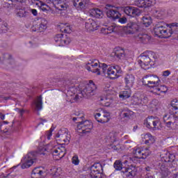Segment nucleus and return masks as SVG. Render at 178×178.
I'll return each instance as SVG.
<instances>
[{
	"label": "nucleus",
	"instance_id": "nucleus-1",
	"mask_svg": "<svg viewBox=\"0 0 178 178\" xmlns=\"http://www.w3.org/2000/svg\"><path fill=\"white\" fill-rule=\"evenodd\" d=\"M48 152H51L54 159H56V161H59V159H62V158L66 155V148L60 144L55 146H53L51 144L43 147L40 146L38 148V152H30L22 159V169H29V168L34 163L37 155H47Z\"/></svg>",
	"mask_w": 178,
	"mask_h": 178
},
{
	"label": "nucleus",
	"instance_id": "nucleus-2",
	"mask_svg": "<svg viewBox=\"0 0 178 178\" xmlns=\"http://www.w3.org/2000/svg\"><path fill=\"white\" fill-rule=\"evenodd\" d=\"M143 86H146L149 88H152L153 94L155 95H161L162 92H166L168 88L165 86H160L161 79L158 76L154 74H147L142 79Z\"/></svg>",
	"mask_w": 178,
	"mask_h": 178
},
{
	"label": "nucleus",
	"instance_id": "nucleus-3",
	"mask_svg": "<svg viewBox=\"0 0 178 178\" xmlns=\"http://www.w3.org/2000/svg\"><path fill=\"white\" fill-rule=\"evenodd\" d=\"M123 73L122 67L118 65H102V74L111 80H116Z\"/></svg>",
	"mask_w": 178,
	"mask_h": 178
},
{
	"label": "nucleus",
	"instance_id": "nucleus-4",
	"mask_svg": "<svg viewBox=\"0 0 178 178\" xmlns=\"http://www.w3.org/2000/svg\"><path fill=\"white\" fill-rule=\"evenodd\" d=\"M154 52L146 51L138 58V63L145 70L149 69V66H154Z\"/></svg>",
	"mask_w": 178,
	"mask_h": 178
},
{
	"label": "nucleus",
	"instance_id": "nucleus-5",
	"mask_svg": "<svg viewBox=\"0 0 178 178\" xmlns=\"http://www.w3.org/2000/svg\"><path fill=\"white\" fill-rule=\"evenodd\" d=\"M102 65L98 60L91 59L86 63L85 67L88 72L95 73L97 76H101L102 72Z\"/></svg>",
	"mask_w": 178,
	"mask_h": 178
},
{
	"label": "nucleus",
	"instance_id": "nucleus-6",
	"mask_svg": "<svg viewBox=\"0 0 178 178\" xmlns=\"http://www.w3.org/2000/svg\"><path fill=\"white\" fill-rule=\"evenodd\" d=\"M151 152L148 147H134L132 152L131 161H136V159H146L149 156Z\"/></svg>",
	"mask_w": 178,
	"mask_h": 178
},
{
	"label": "nucleus",
	"instance_id": "nucleus-7",
	"mask_svg": "<svg viewBox=\"0 0 178 178\" xmlns=\"http://www.w3.org/2000/svg\"><path fill=\"white\" fill-rule=\"evenodd\" d=\"M97 85L93 81L90 80L87 83L86 86L81 88V94L84 98H91L94 95L95 91H97Z\"/></svg>",
	"mask_w": 178,
	"mask_h": 178
},
{
	"label": "nucleus",
	"instance_id": "nucleus-8",
	"mask_svg": "<svg viewBox=\"0 0 178 178\" xmlns=\"http://www.w3.org/2000/svg\"><path fill=\"white\" fill-rule=\"evenodd\" d=\"M102 165L95 163L88 170L90 178H104Z\"/></svg>",
	"mask_w": 178,
	"mask_h": 178
},
{
	"label": "nucleus",
	"instance_id": "nucleus-9",
	"mask_svg": "<svg viewBox=\"0 0 178 178\" xmlns=\"http://www.w3.org/2000/svg\"><path fill=\"white\" fill-rule=\"evenodd\" d=\"M155 35L160 38H169L172 35V31L170 29H168L166 26H155L154 29Z\"/></svg>",
	"mask_w": 178,
	"mask_h": 178
},
{
	"label": "nucleus",
	"instance_id": "nucleus-10",
	"mask_svg": "<svg viewBox=\"0 0 178 178\" xmlns=\"http://www.w3.org/2000/svg\"><path fill=\"white\" fill-rule=\"evenodd\" d=\"M144 126L147 129H159V126H161V120L158 117H148L144 121Z\"/></svg>",
	"mask_w": 178,
	"mask_h": 178
},
{
	"label": "nucleus",
	"instance_id": "nucleus-11",
	"mask_svg": "<svg viewBox=\"0 0 178 178\" xmlns=\"http://www.w3.org/2000/svg\"><path fill=\"white\" fill-rule=\"evenodd\" d=\"M92 129V122L89 120H86L82 122H79L76 125V131L78 133L86 134L90 133Z\"/></svg>",
	"mask_w": 178,
	"mask_h": 178
},
{
	"label": "nucleus",
	"instance_id": "nucleus-12",
	"mask_svg": "<svg viewBox=\"0 0 178 178\" xmlns=\"http://www.w3.org/2000/svg\"><path fill=\"white\" fill-rule=\"evenodd\" d=\"M77 92V88L72 86L67 90L66 97L68 102H76L79 99V95H76Z\"/></svg>",
	"mask_w": 178,
	"mask_h": 178
},
{
	"label": "nucleus",
	"instance_id": "nucleus-13",
	"mask_svg": "<svg viewBox=\"0 0 178 178\" xmlns=\"http://www.w3.org/2000/svg\"><path fill=\"white\" fill-rule=\"evenodd\" d=\"M136 77L131 74H127L124 76V83L125 84V90H131L134 86Z\"/></svg>",
	"mask_w": 178,
	"mask_h": 178
},
{
	"label": "nucleus",
	"instance_id": "nucleus-14",
	"mask_svg": "<svg viewBox=\"0 0 178 178\" xmlns=\"http://www.w3.org/2000/svg\"><path fill=\"white\" fill-rule=\"evenodd\" d=\"M54 40L58 44V47H64V45H68L70 44V38L66 35L58 34L54 38Z\"/></svg>",
	"mask_w": 178,
	"mask_h": 178
},
{
	"label": "nucleus",
	"instance_id": "nucleus-15",
	"mask_svg": "<svg viewBox=\"0 0 178 178\" xmlns=\"http://www.w3.org/2000/svg\"><path fill=\"white\" fill-rule=\"evenodd\" d=\"M106 9L108 10L106 11L107 17H109V19H112L113 20H116V19H119L121 15L119 11H118V8H111V6H107Z\"/></svg>",
	"mask_w": 178,
	"mask_h": 178
},
{
	"label": "nucleus",
	"instance_id": "nucleus-16",
	"mask_svg": "<svg viewBox=\"0 0 178 178\" xmlns=\"http://www.w3.org/2000/svg\"><path fill=\"white\" fill-rule=\"evenodd\" d=\"M156 3V0H136L135 5L138 8H149Z\"/></svg>",
	"mask_w": 178,
	"mask_h": 178
},
{
	"label": "nucleus",
	"instance_id": "nucleus-17",
	"mask_svg": "<svg viewBox=\"0 0 178 178\" xmlns=\"http://www.w3.org/2000/svg\"><path fill=\"white\" fill-rule=\"evenodd\" d=\"M99 27V26L97 21L92 19H88L85 24V29L89 32L96 31V30H98Z\"/></svg>",
	"mask_w": 178,
	"mask_h": 178
},
{
	"label": "nucleus",
	"instance_id": "nucleus-18",
	"mask_svg": "<svg viewBox=\"0 0 178 178\" xmlns=\"http://www.w3.org/2000/svg\"><path fill=\"white\" fill-rule=\"evenodd\" d=\"M123 10L127 16H131V17L138 16V15L141 13V10H140V9L132 6H127L123 8Z\"/></svg>",
	"mask_w": 178,
	"mask_h": 178
},
{
	"label": "nucleus",
	"instance_id": "nucleus-19",
	"mask_svg": "<svg viewBox=\"0 0 178 178\" xmlns=\"http://www.w3.org/2000/svg\"><path fill=\"white\" fill-rule=\"evenodd\" d=\"M137 30H138V24L134 22H129L127 26L123 27V31L126 34H134Z\"/></svg>",
	"mask_w": 178,
	"mask_h": 178
},
{
	"label": "nucleus",
	"instance_id": "nucleus-20",
	"mask_svg": "<svg viewBox=\"0 0 178 178\" xmlns=\"http://www.w3.org/2000/svg\"><path fill=\"white\" fill-rule=\"evenodd\" d=\"M45 173V170L44 168L39 167L33 170L31 177V178H42L44 177V175Z\"/></svg>",
	"mask_w": 178,
	"mask_h": 178
},
{
	"label": "nucleus",
	"instance_id": "nucleus-21",
	"mask_svg": "<svg viewBox=\"0 0 178 178\" xmlns=\"http://www.w3.org/2000/svg\"><path fill=\"white\" fill-rule=\"evenodd\" d=\"M100 102L103 106H112L115 102H113V97L112 96H105L100 99Z\"/></svg>",
	"mask_w": 178,
	"mask_h": 178
},
{
	"label": "nucleus",
	"instance_id": "nucleus-22",
	"mask_svg": "<svg viewBox=\"0 0 178 178\" xmlns=\"http://www.w3.org/2000/svg\"><path fill=\"white\" fill-rule=\"evenodd\" d=\"M88 5V0H74V6L76 9H81L83 10L87 8Z\"/></svg>",
	"mask_w": 178,
	"mask_h": 178
},
{
	"label": "nucleus",
	"instance_id": "nucleus-23",
	"mask_svg": "<svg viewBox=\"0 0 178 178\" xmlns=\"http://www.w3.org/2000/svg\"><path fill=\"white\" fill-rule=\"evenodd\" d=\"M111 56L118 58V59H120L121 60H124V59H126V54H124V51L120 49H114L113 52L111 54Z\"/></svg>",
	"mask_w": 178,
	"mask_h": 178
},
{
	"label": "nucleus",
	"instance_id": "nucleus-24",
	"mask_svg": "<svg viewBox=\"0 0 178 178\" xmlns=\"http://www.w3.org/2000/svg\"><path fill=\"white\" fill-rule=\"evenodd\" d=\"M141 138L145 144H154L155 143V138L150 134H142Z\"/></svg>",
	"mask_w": 178,
	"mask_h": 178
},
{
	"label": "nucleus",
	"instance_id": "nucleus-25",
	"mask_svg": "<svg viewBox=\"0 0 178 178\" xmlns=\"http://www.w3.org/2000/svg\"><path fill=\"white\" fill-rule=\"evenodd\" d=\"M90 16L96 17L97 19H101L104 17V13L99 8H92L89 10Z\"/></svg>",
	"mask_w": 178,
	"mask_h": 178
},
{
	"label": "nucleus",
	"instance_id": "nucleus-26",
	"mask_svg": "<svg viewBox=\"0 0 178 178\" xmlns=\"http://www.w3.org/2000/svg\"><path fill=\"white\" fill-rule=\"evenodd\" d=\"M104 92H106L107 95H117L118 92L116 91V88L111 86L109 84H106L104 87Z\"/></svg>",
	"mask_w": 178,
	"mask_h": 178
},
{
	"label": "nucleus",
	"instance_id": "nucleus-27",
	"mask_svg": "<svg viewBox=\"0 0 178 178\" xmlns=\"http://www.w3.org/2000/svg\"><path fill=\"white\" fill-rule=\"evenodd\" d=\"M35 5L36 6H38V8H39V9H40V10L44 12L45 13L51 10V7H49L48 5L43 3L42 1H36Z\"/></svg>",
	"mask_w": 178,
	"mask_h": 178
},
{
	"label": "nucleus",
	"instance_id": "nucleus-28",
	"mask_svg": "<svg viewBox=\"0 0 178 178\" xmlns=\"http://www.w3.org/2000/svg\"><path fill=\"white\" fill-rule=\"evenodd\" d=\"M33 106L36 109V111H41V109H42V97L41 96L35 99Z\"/></svg>",
	"mask_w": 178,
	"mask_h": 178
},
{
	"label": "nucleus",
	"instance_id": "nucleus-29",
	"mask_svg": "<svg viewBox=\"0 0 178 178\" xmlns=\"http://www.w3.org/2000/svg\"><path fill=\"white\" fill-rule=\"evenodd\" d=\"M67 129H60L55 135L54 138L58 144H60V140L63 138V136H65V133L66 132Z\"/></svg>",
	"mask_w": 178,
	"mask_h": 178
},
{
	"label": "nucleus",
	"instance_id": "nucleus-30",
	"mask_svg": "<svg viewBox=\"0 0 178 178\" xmlns=\"http://www.w3.org/2000/svg\"><path fill=\"white\" fill-rule=\"evenodd\" d=\"M60 144H69L70 143V134H69V131L67 129L63 138L59 139Z\"/></svg>",
	"mask_w": 178,
	"mask_h": 178
},
{
	"label": "nucleus",
	"instance_id": "nucleus-31",
	"mask_svg": "<svg viewBox=\"0 0 178 178\" xmlns=\"http://www.w3.org/2000/svg\"><path fill=\"white\" fill-rule=\"evenodd\" d=\"M136 40L143 43L148 42L149 41V36L147 34H139L136 37Z\"/></svg>",
	"mask_w": 178,
	"mask_h": 178
},
{
	"label": "nucleus",
	"instance_id": "nucleus-32",
	"mask_svg": "<svg viewBox=\"0 0 178 178\" xmlns=\"http://www.w3.org/2000/svg\"><path fill=\"white\" fill-rule=\"evenodd\" d=\"M60 31L70 34L72 33V27L69 24H60Z\"/></svg>",
	"mask_w": 178,
	"mask_h": 178
},
{
	"label": "nucleus",
	"instance_id": "nucleus-33",
	"mask_svg": "<svg viewBox=\"0 0 178 178\" xmlns=\"http://www.w3.org/2000/svg\"><path fill=\"white\" fill-rule=\"evenodd\" d=\"M123 176L125 178H133L134 176H136V171L131 168H127L124 172Z\"/></svg>",
	"mask_w": 178,
	"mask_h": 178
},
{
	"label": "nucleus",
	"instance_id": "nucleus-34",
	"mask_svg": "<svg viewBox=\"0 0 178 178\" xmlns=\"http://www.w3.org/2000/svg\"><path fill=\"white\" fill-rule=\"evenodd\" d=\"M131 97V90H123L120 92L119 97L121 99H127V98H130Z\"/></svg>",
	"mask_w": 178,
	"mask_h": 178
},
{
	"label": "nucleus",
	"instance_id": "nucleus-35",
	"mask_svg": "<svg viewBox=\"0 0 178 178\" xmlns=\"http://www.w3.org/2000/svg\"><path fill=\"white\" fill-rule=\"evenodd\" d=\"M142 23L145 27H149V25L152 24V18L149 15H145L142 18Z\"/></svg>",
	"mask_w": 178,
	"mask_h": 178
},
{
	"label": "nucleus",
	"instance_id": "nucleus-36",
	"mask_svg": "<svg viewBox=\"0 0 178 178\" xmlns=\"http://www.w3.org/2000/svg\"><path fill=\"white\" fill-rule=\"evenodd\" d=\"M50 174L52 175V176H60L62 175V168H56V167H52L50 169Z\"/></svg>",
	"mask_w": 178,
	"mask_h": 178
},
{
	"label": "nucleus",
	"instance_id": "nucleus-37",
	"mask_svg": "<svg viewBox=\"0 0 178 178\" xmlns=\"http://www.w3.org/2000/svg\"><path fill=\"white\" fill-rule=\"evenodd\" d=\"M9 30L8 22L3 21L0 22V33H6Z\"/></svg>",
	"mask_w": 178,
	"mask_h": 178
},
{
	"label": "nucleus",
	"instance_id": "nucleus-38",
	"mask_svg": "<svg viewBox=\"0 0 178 178\" xmlns=\"http://www.w3.org/2000/svg\"><path fill=\"white\" fill-rule=\"evenodd\" d=\"M109 119H111V115L109 113H103V117H101V120L99 121V123H106L109 122Z\"/></svg>",
	"mask_w": 178,
	"mask_h": 178
},
{
	"label": "nucleus",
	"instance_id": "nucleus-39",
	"mask_svg": "<svg viewBox=\"0 0 178 178\" xmlns=\"http://www.w3.org/2000/svg\"><path fill=\"white\" fill-rule=\"evenodd\" d=\"M48 24V21L45 19H42L41 22L39 24V31H44L47 30V25Z\"/></svg>",
	"mask_w": 178,
	"mask_h": 178
},
{
	"label": "nucleus",
	"instance_id": "nucleus-40",
	"mask_svg": "<svg viewBox=\"0 0 178 178\" xmlns=\"http://www.w3.org/2000/svg\"><path fill=\"white\" fill-rule=\"evenodd\" d=\"M17 16H18V17H26V16H27L26 10L24 8L17 9Z\"/></svg>",
	"mask_w": 178,
	"mask_h": 178
},
{
	"label": "nucleus",
	"instance_id": "nucleus-41",
	"mask_svg": "<svg viewBox=\"0 0 178 178\" xmlns=\"http://www.w3.org/2000/svg\"><path fill=\"white\" fill-rule=\"evenodd\" d=\"M106 29H107V31L109 34L110 33H116L118 31V30H119V26H116L115 24H113V25L107 27Z\"/></svg>",
	"mask_w": 178,
	"mask_h": 178
},
{
	"label": "nucleus",
	"instance_id": "nucleus-42",
	"mask_svg": "<svg viewBox=\"0 0 178 178\" xmlns=\"http://www.w3.org/2000/svg\"><path fill=\"white\" fill-rule=\"evenodd\" d=\"M71 161L72 163L74 165V166H79V165H80V159H79V156L77 154H74Z\"/></svg>",
	"mask_w": 178,
	"mask_h": 178
},
{
	"label": "nucleus",
	"instance_id": "nucleus-43",
	"mask_svg": "<svg viewBox=\"0 0 178 178\" xmlns=\"http://www.w3.org/2000/svg\"><path fill=\"white\" fill-rule=\"evenodd\" d=\"M171 106L174 111H178V99H174L171 101Z\"/></svg>",
	"mask_w": 178,
	"mask_h": 178
},
{
	"label": "nucleus",
	"instance_id": "nucleus-44",
	"mask_svg": "<svg viewBox=\"0 0 178 178\" xmlns=\"http://www.w3.org/2000/svg\"><path fill=\"white\" fill-rule=\"evenodd\" d=\"M114 168L115 170H122V162H120V161H116L114 163Z\"/></svg>",
	"mask_w": 178,
	"mask_h": 178
},
{
	"label": "nucleus",
	"instance_id": "nucleus-45",
	"mask_svg": "<svg viewBox=\"0 0 178 178\" xmlns=\"http://www.w3.org/2000/svg\"><path fill=\"white\" fill-rule=\"evenodd\" d=\"M130 115H133L132 111H122V113H120V116L122 118H129Z\"/></svg>",
	"mask_w": 178,
	"mask_h": 178
},
{
	"label": "nucleus",
	"instance_id": "nucleus-46",
	"mask_svg": "<svg viewBox=\"0 0 178 178\" xmlns=\"http://www.w3.org/2000/svg\"><path fill=\"white\" fill-rule=\"evenodd\" d=\"M118 22L121 24H126V23H127V18H126V17H122L118 19Z\"/></svg>",
	"mask_w": 178,
	"mask_h": 178
},
{
	"label": "nucleus",
	"instance_id": "nucleus-47",
	"mask_svg": "<svg viewBox=\"0 0 178 178\" xmlns=\"http://www.w3.org/2000/svg\"><path fill=\"white\" fill-rule=\"evenodd\" d=\"M133 101L135 103V105H140V104H143L141 102V99H138V97H134Z\"/></svg>",
	"mask_w": 178,
	"mask_h": 178
},
{
	"label": "nucleus",
	"instance_id": "nucleus-48",
	"mask_svg": "<svg viewBox=\"0 0 178 178\" xmlns=\"http://www.w3.org/2000/svg\"><path fill=\"white\" fill-rule=\"evenodd\" d=\"M116 141H117L116 137L115 136H113V134H111L109 142L111 143L112 144H115V143H116Z\"/></svg>",
	"mask_w": 178,
	"mask_h": 178
},
{
	"label": "nucleus",
	"instance_id": "nucleus-49",
	"mask_svg": "<svg viewBox=\"0 0 178 178\" xmlns=\"http://www.w3.org/2000/svg\"><path fill=\"white\" fill-rule=\"evenodd\" d=\"M102 114H101L100 113H95L94 116H95V118L96 119V120L97 122H99V120H101V116H102Z\"/></svg>",
	"mask_w": 178,
	"mask_h": 178
},
{
	"label": "nucleus",
	"instance_id": "nucleus-50",
	"mask_svg": "<svg viewBox=\"0 0 178 178\" xmlns=\"http://www.w3.org/2000/svg\"><path fill=\"white\" fill-rule=\"evenodd\" d=\"M46 137L47 140H51V138L52 137V131H47L46 132Z\"/></svg>",
	"mask_w": 178,
	"mask_h": 178
},
{
	"label": "nucleus",
	"instance_id": "nucleus-51",
	"mask_svg": "<svg viewBox=\"0 0 178 178\" xmlns=\"http://www.w3.org/2000/svg\"><path fill=\"white\" fill-rule=\"evenodd\" d=\"M101 33L104 35L109 34V32H108L107 28H102L101 30Z\"/></svg>",
	"mask_w": 178,
	"mask_h": 178
},
{
	"label": "nucleus",
	"instance_id": "nucleus-52",
	"mask_svg": "<svg viewBox=\"0 0 178 178\" xmlns=\"http://www.w3.org/2000/svg\"><path fill=\"white\" fill-rule=\"evenodd\" d=\"M166 126L169 129H172V127H173V122L169 121V122H166Z\"/></svg>",
	"mask_w": 178,
	"mask_h": 178
},
{
	"label": "nucleus",
	"instance_id": "nucleus-53",
	"mask_svg": "<svg viewBox=\"0 0 178 178\" xmlns=\"http://www.w3.org/2000/svg\"><path fill=\"white\" fill-rule=\"evenodd\" d=\"M30 11L34 16H37L38 15V11H37L36 9H31Z\"/></svg>",
	"mask_w": 178,
	"mask_h": 178
},
{
	"label": "nucleus",
	"instance_id": "nucleus-54",
	"mask_svg": "<svg viewBox=\"0 0 178 178\" xmlns=\"http://www.w3.org/2000/svg\"><path fill=\"white\" fill-rule=\"evenodd\" d=\"M158 105V101L156 100H153L149 104V106H156Z\"/></svg>",
	"mask_w": 178,
	"mask_h": 178
},
{
	"label": "nucleus",
	"instance_id": "nucleus-55",
	"mask_svg": "<svg viewBox=\"0 0 178 178\" xmlns=\"http://www.w3.org/2000/svg\"><path fill=\"white\" fill-rule=\"evenodd\" d=\"M170 72H169L168 70H166L163 72V76H164V77H168V76H170Z\"/></svg>",
	"mask_w": 178,
	"mask_h": 178
},
{
	"label": "nucleus",
	"instance_id": "nucleus-56",
	"mask_svg": "<svg viewBox=\"0 0 178 178\" xmlns=\"http://www.w3.org/2000/svg\"><path fill=\"white\" fill-rule=\"evenodd\" d=\"M58 8L60 10H63L65 9V6L59 5Z\"/></svg>",
	"mask_w": 178,
	"mask_h": 178
},
{
	"label": "nucleus",
	"instance_id": "nucleus-57",
	"mask_svg": "<svg viewBox=\"0 0 178 178\" xmlns=\"http://www.w3.org/2000/svg\"><path fill=\"white\" fill-rule=\"evenodd\" d=\"M11 2H24L25 0H9Z\"/></svg>",
	"mask_w": 178,
	"mask_h": 178
},
{
	"label": "nucleus",
	"instance_id": "nucleus-58",
	"mask_svg": "<svg viewBox=\"0 0 178 178\" xmlns=\"http://www.w3.org/2000/svg\"><path fill=\"white\" fill-rule=\"evenodd\" d=\"M0 118H1V120H4V119H5V115L1 114V115H0Z\"/></svg>",
	"mask_w": 178,
	"mask_h": 178
},
{
	"label": "nucleus",
	"instance_id": "nucleus-59",
	"mask_svg": "<svg viewBox=\"0 0 178 178\" xmlns=\"http://www.w3.org/2000/svg\"><path fill=\"white\" fill-rule=\"evenodd\" d=\"M166 118H168L167 115L164 116V118H163L164 120H166Z\"/></svg>",
	"mask_w": 178,
	"mask_h": 178
},
{
	"label": "nucleus",
	"instance_id": "nucleus-60",
	"mask_svg": "<svg viewBox=\"0 0 178 178\" xmlns=\"http://www.w3.org/2000/svg\"><path fill=\"white\" fill-rule=\"evenodd\" d=\"M29 44H31V45H33V44H31V42H30Z\"/></svg>",
	"mask_w": 178,
	"mask_h": 178
},
{
	"label": "nucleus",
	"instance_id": "nucleus-61",
	"mask_svg": "<svg viewBox=\"0 0 178 178\" xmlns=\"http://www.w3.org/2000/svg\"><path fill=\"white\" fill-rule=\"evenodd\" d=\"M15 168H16V166H14V167H13V169H15Z\"/></svg>",
	"mask_w": 178,
	"mask_h": 178
}]
</instances>
